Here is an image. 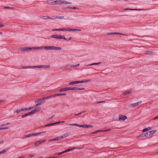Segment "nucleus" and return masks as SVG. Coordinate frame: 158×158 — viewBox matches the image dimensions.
<instances>
[{
  "instance_id": "nucleus-1",
  "label": "nucleus",
  "mask_w": 158,
  "mask_h": 158,
  "mask_svg": "<svg viewBox=\"0 0 158 158\" xmlns=\"http://www.w3.org/2000/svg\"><path fill=\"white\" fill-rule=\"evenodd\" d=\"M43 49H44L46 50H60L62 48L61 47H55L54 46H45L44 47H35L33 48H20V50L22 51H27L28 50H31L32 49L35 50H41Z\"/></svg>"
},
{
  "instance_id": "nucleus-2",
  "label": "nucleus",
  "mask_w": 158,
  "mask_h": 158,
  "mask_svg": "<svg viewBox=\"0 0 158 158\" xmlns=\"http://www.w3.org/2000/svg\"><path fill=\"white\" fill-rule=\"evenodd\" d=\"M51 38L56 39H63L66 40H69L71 39V37H70L69 40H67L64 36L60 35H52L51 36Z\"/></svg>"
},
{
  "instance_id": "nucleus-3",
  "label": "nucleus",
  "mask_w": 158,
  "mask_h": 158,
  "mask_svg": "<svg viewBox=\"0 0 158 158\" xmlns=\"http://www.w3.org/2000/svg\"><path fill=\"white\" fill-rule=\"evenodd\" d=\"M69 125L71 126H75L78 127H82L85 128H90L92 127L93 126L91 125H79L77 124H69Z\"/></svg>"
},
{
  "instance_id": "nucleus-4",
  "label": "nucleus",
  "mask_w": 158,
  "mask_h": 158,
  "mask_svg": "<svg viewBox=\"0 0 158 158\" xmlns=\"http://www.w3.org/2000/svg\"><path fill=\"white\" fill-rule=\"evenodd\" d=\"M45 131H42L38 133H31L28 135H26L23 136L22 138L23 139L26 138L33 136H36L37 135H40L45 133Z\"/></svg>"
},
{
  "instance_id": "nucleus-5",
  "label": "nucleus",
  "mask_w": 158,
  "mask_h": 158,
  "mask_svg": "<svg viewBox=\"0 0 158 158\" xmlns=\"http://www.w3.org/2000/svg\"><path fill=\"white\" fill-rule=\"evenodd\" d=\"M45 139L40 140L37 141L35 143L34 145L35 146H37L42 143L45 142Z\"/></svg>"
},
{
  "instance_id": "nucleus-6",
  "label": "nucleus",
  "mask_w": 158,
  "mask_h": 158,
  "mask_svg": "<svg viewBox=\"0 0 158 158\" xmlns=\"http://www.w3.org/2000/svg\"><path fill=\"white\" fill-rule=\"evenodd\" d=\"M142 101H139L136 103L130 104L129 105L130 107H134L139 105L140 104L142 103Z\"/></svg>"
},
{
  "instance_id": "nucleus-7",
  "label": "nucleus",
  "mask_w": 158,
  "mask_h": 158,
  "mask_svg": "<svg viewBox=\"0 0 158 158\" xmlns=\"http://www.w3.org/2000/svg\"><path fill=\"white\" fill-rule=\"evenodd\" d=\"M127 119V117L125 115H120L118 117V120L121 121H124Z\"/></svg>"
},
{
  "instance_id": "nucleus-8",
  "label": "nucleus",
  "mask_w": 158,
  "mask_h": 158,
  "mask_svg": "<svg viewBox=\"0 0 158 158\" xmlns=\"http://www.w3.org/2000/svg\"><path fill=\"white\" fill-rule=\"evenodd\" d=\"M79 65V64H78L75 65H67L64 67L63 68L64 69H69V68H72V67L78 66Z\"/></svg>"
},
{
  "instance_id": "nucleus-9",
  "label": "nucleus",
  "mask_w": 158,
  "mask_h": 158,
  "mask_svg": "<svg viewBox=\"0 0 158 158\" xmlns=\"http://www.w3.org/2000/svg\"><path fill=\"white\" fill-rule=\"evenodd\" d=\"M124 10H145L144 9H129V8H125L123 9Z\"/></svg>"
},
{
  "instance_id": "nucleus-10",
  "label": "nucleus",
  "mask_w": 158,
  "mask_h": 158,
  "mask_svg": "<svg viewBox=\"0 0 158 158\" xmlns=\"http://www.w3.org/2000/svg\"><path fill=\"white\" fill-rule=\"evenodd\" d=\"M32 114L31 111L30 112L28 113H27L26 114L23 115L21 117L22 118H24L25 117H26L27 116H30Z\"/></svg>"
},
{
  "instance_id": "nucleus-11",
  "label": "nucleus",
  "mask_w": 158,
  "mask_h": 158,
  "mask_svg": "<svg viewBox=\"0 0 158 158\" xmlns=\"http://www.w3.org/2000/svg\"><path fill=\"white\" fill-rule=\"evenodd\" d=\"M50 67V65H39V68H49Z\"/></svg>"
},
{
  "instance_id": "nucleus-12",
  "label": "nucleus",
  "mask_w": 158,
  "mask_h": 158,
  "mask_svg": "<svg viewBox=\"0 0 158 158\" xmlns=\"http://www.w3.org/2000/svg\"><path fill=\"white\" fill-rule=\"evenodd\" d=\"M40 110H41V108L40 107H39L37 108H36L35 109L31 111L33 114L35 112L39 111Z\"/></svg>"
},
{
  "instance_id": "nucleus-13",
  "label": "nucleus",
  "mask_w": 158,
  "mask_h": 158,
  "mask_svg": "<svg viewBox=\"0 0 158 158\" xmlns=\"http://www.w3.org/2000/svg\"><path fill=\"white\" fill-rule=\"evenodd\" d=\"M153 52L150 51H147L146 52L145 54L146 55H152L154 54Z\"/></svg>"
},
{
  "instance_id": "nucleus-14",
  "label": "nucleus",
  "mask_w": 158,
  "mask_h": 158,
  "mask_svg": "<svg viewBox=\"0 0 158 158\" xmlns=\"http://www.w3.org/2000/svg\"><path fill=\"white\" fill-rule=\"evenodd\" d=\"M47 4L49 5H54V0H48L47 2Z\"/></svg>"
},
{
  "instance_id": "nucleus-15",
  "label": "nucleus",
  "mask_w": 158,
  "mask_h": 158,
  "mask_svg": "<svg viewBox=\"0 0 158 158\" xmlns=\"http://www.w3.org/2000/svg\"><path fill=\"white\" fill-rule=\"evenodd\" d=\"M132 93V91L131 90H129V91H125L123 93V95H126L127 94H130Z\"/></svg>"
},
{
  "instance_id": "nucleus-16",
  "label": "nucleus",
  "mask_w": 158,
  "mask_h": 158,
  "mask_svg": "<svg viewBox=\"0 0 158 158\" xmlns=\"http://www.w3.org/2000/svg\"><path fill=\"white\" fill-rule=\"evenodd\" d=\"M54 5L58 4L60 5L61 4V0H59L56 1H54Z\"/></svg>"
},
{
  "instance_id": "nucleus-17",
  "label": "nucleus",
  "mask_w": 158,
  "mask_h": 158,
  "mask_svg": "<svg viewBox=\"0 0 158 158\" xmlns=\"http://www.w3.org/2000/svg\"><path fill=\"white\" fill-rule=\"evenodd\" d=\"M50 98L49 96L45 97L43 98H41L38 99V102H40L41 100H44Z\"/></svg>"
},
{
  "instance_id": "nucleus-18",
  "label": "nucleus",
  "mask_w": 158,
  "mask_h": 158,
  "mask_svg": "<svg viewBox=\"0 0 158 158\" xmlns=\"http://www.w3.org/2000/svg\"><path fill=\"white\" fill-rule=\"evenodd\" d=\"M71 4L72 3L70 2H68L65 1H62L61 0V4Z\"/></svg>"
},
{
  "instance_id": "nucleus-19",
  "label": "nucleus",
  "mask_w": 158,
  "mask_h": 158,
  "mask_svg": "<svg viewBox=\"0 0 158 158\" xmlns=\"http://www.w3.org/2000/svg\"><path fill=\"white\" fill-rule=\"evenodd\" d=\"M156 130H152L149 131H148L150 137L152 135L156 132Z\"/></svg>"
},
{
  "instance_id": "nucleus-20",
  "label": "nucleus",
  "mask_w": 158,
  "mask_h": 158,
  "mask_svg": "<svg viewBox=\"0 0 158 158\" xmlns=\"http://www.w3.org/2000/svg\"><path fill=\"white\" fill-rule=\"evenodd\" d=\"M63 139V138L62 137V136H58L56 138H54L55 141L60 140L61 139Z\"/></svg>"
},
{
  "instance_id": "nucleus-21",
  "label": "nucleus",
  "mask_w": 158,
  "mask_h": 158,
  "mask_svg": "<svg viewBox=\"0 0 158 158\" xmlns=\"http://www.w3.org/2000/svg\"><path fill=\"white\" fill-rule=\"evenodd\" d=\"M68 30L69 31H81V30L78 29H69Z\"/></svg>"
},
{
  "instance_id": "nucleus-22",
  "label": "nucleus",
  "mask_w": 158,
  "mask_h": 158,
  "mask_svg": "<svg viewBox=\"0 0 158 158\" xmlns=\"http://www.w3.org/2000/svg\"><path fill=\"white\" fill-rule=\"evenodd\" d=\"M109 34V35L118 34V35H127L121 33H118V32H112V33H109V34Z\"/></svg>"
},
{
  "instance_id": "nucleus-23",
  "label": "nucleus",
  "mask_w": 158,
  "mask_h": 158,
  "mask_svg": "<svg viewBox=\"0 0 158 158\" xmlns=\"http://www.w3.org/2000/svg\"><path fill=\"white\" fill-rule=\"evenodd\" d=\"M9 148L5 149L0 152V154L6 152L8 149Z\"/></svg>"
},
{
  "instance_id": "nucleus-24",
  "label": "nucleus",
  "mask_w": 158,
  "mask_h": 158,
  "mask_svg": "<svg viewBox=\"0 0 158 158\" xmlns=\"http://www.w3.org/2000/svg\"><path fill=\"white\" fill-rule=\"evenodd\" d=\"M70 135V133L69 132H67L63 135L62 136V137L63 138V139L65 137H67L68 136Z\"/></svg>"
},
{
  "instance_id": "nucleus-25",
  "label": "nucleus",
  "mask_w": 158,
  "mask_h": 158,
  "mask_svg": "<svg viewBox=\"0 0 158 158\" xmlns=\"http://www.w3.org/2000/svg\"><path fill=\"white\" fill-rule=\"evenodd\" d=\"M60 92H63L65 91H68L67 87H65L64 88H61L60 89Z\"/></svg>"
},
{
  "instance_id": "nucleus-26",
  "label": "nucleus",
  "mask_w": 158,
  "mask_h": 158,
  "mask_svg": "<svg viewBox=\"0 0 158 158\" xmlns=\"http://www.w3.org/2000/svg\"><path fill=\"white\" fill-rule=\"evenodd\" d=\"M101 64V62H98V63H93L92 64H89L88 66H91V65H98V64Z\"/></svg>"
},
{
  "instance_id": "nucleus-27",
  "label": "nucleus",
  "mask_w": 158,
  "mask_h": 158,
  "mask_svg": "<svg viewBox=\"0 0 158 158\" xmlns=\"http://www.w3.org/2000/svg\"><path fill=\"white\" fill-rule=\"evenodd\" d=\"M144 136L146 137H150V135L148 131L145 133L144 134Z\"/></svg>"
},
{
  "instance_id": "nucleus-28",
  "label": "nucleus",
  "mask_w": 158,
  "mask_h": 158,
  "mask_svg": "<svg viewBox=\"0 0 158 158\" xmlns=\"http://www.w3.org/2000/svg\"><path fill=\"white\" fill-rule=\"evenodd\" d=\"M56 17H54V16H52V17H47V16H46V19H56Z\"/></svg>"
},
{
  "instance_id": "nucleus-29",
  "label": "nucleus",
  "mask_w": 158,
  "mask_h": 158,
  "mask_svg": "<svg viewBox=\"0 0 158 158\" xmlns=\"http://www.w3.org/2000/svg\"><path fill=\"white\" fill-rule=\"evenodd\" d=\"M77 84V81H72V82H70L69 83V85H73L75 84Z\"/></svg>"
},
{
  "instance_id": "nucleus-30",
  "label": "nucleus",
  "mask_w": 158,
  "mask_h": 158,
  "mask_svg": "<svg viewBox=\"0 0 158 158\" xmlns=\"http://www.w3.org/2000/svg\"><path fill=\"white\" fill-rule=\"evenodd\" d=\"M66 95V94H62V93L57 94V96Z\"/></svg>"
},
{
  "instance_id": "nucleus-31",
  "label": "nucleus",
  "mask_w": 158,
  "mask_h": 158,
  "mask_svg": "<svg viewBox=\"0 0 158 158\" xmlns=\"http://www.w3.org/2000/svg\"><path fill=\"white\" fill-rule=\"evenodd\" d=\"M74 149V148L68 149H67V150H66L64 151V153H65V152H68L69 151H71L73 150Z\"/></svg>"
},
{
  "instance_id": "nucleus-32",
  "label": "nucleus",
  "mask_w": 158,
  "mask_h": 158,
  "mask_svg": "<svg viewBox=\"0 0 158 158\" xmlns=\"http://www.w3.org/2000/svg\"><path fill=\"white\" fill-rule=\"evenodd\" d=\"M4 9H9L12 10H14V8L13 7H10L8 6H5L4 7Z\"/></svg>"
},
{
  "instance_id": "nucleus-33",
  "label": "nucleus",
  "mask_w": 158,
  "mask_h": 158,
  "mask_svg": "<svg viewBox=\"0 0 158 158\" xmlns=\"http://www.w3.org/2000/svg\"><path fill=\"white\" fill-rule=\"evenodd\" d=\"M53 125H54V123H51L47 124L45 125V126H52Z\"/></svg>"
},
{
  "instance_id": "nucleus-34",
  "label": "nucleus",
  "mask_w": 158,
  "mask_h": 158,
  "mask_svg": "<svg viewBox=\"0 0 158 158\" xmlns=\"http://www.w3.org/2000/svg\"><path fill=\"white\" fill-rule=\"evenodd\" d=\"M106 102L105 101H99V102H95V104H98L100 103H105Z\"/></svg>"
},
{
  "instance_id": "nucleus-35",
  "label": "nucleus",
  "mask_w": 158,
  "mask_h": 158,
  "mask_svg": "<svg viewBox=\"0 0 158 158\" xmlns=\"http://www.w3.org/2000/svg\"><path fill=\"white\" fill-rule=\"evenodd\" d=\"M22 111H28L29 110L28 108H22Z\"/></svg>"
},
{
  "instance_id": "nucleus-36",
  "label": "nucleus",
  "mask_w": 158,
  "mask_h": 158,
  "mask_svg": "<svg viewBox=\"0 0 158 158\" xmlns=\"http://www.w3.org/2000/svg\"><path fill=\"white\" fill-rule=\"evenodd\" d=\"M55 18H56V19H64V17H63V16H58V17L56 16Z\"/></svg>"
},
{
  "instance_id": "nucleus-37",
  "label": "nucleus",
  "mask_w": 158,
  "mask_h": 158,
  "mask_svg": "<svg viewBox=\"0 0 158 158\" xmlns=\"http://www.w3.org/2000/svg\"><path fill=\"white\" fill-rule=\"evenodd\" d=\"M8 127H2V128H0V130H4V129H8Z\"/></svg>"
},
{
  "instance_id": "nucleus-38",
  "label": "nucleus",
  "mask_w": 158,
  "mask_h": 158,
  "mask_svg": "<svg viewBox=\"0 0 158 158\" xmlns=\"http://www.w3.org/2000/svg\"><path fill=\"white\" fill-rule=\"evenodd\" d=\"M56 96H57V94H53V95H50V96H49V97H50V98H53V97H54Z\"/></svg>"
},
{
  "instance_id": "nucleus-39",
  "label": "nucleus",
  "mask_w": 158,
  "mask_h": 158,
  "mask_svg": "<svg viewBox=\"0 0 158 158\" xmlns=\"http://www.w3.org/2000/svg\"><path fill=\"white\" fill-rule=\"evenodd\" d=\"M37 102H39L37 103L36 105H35V107H37V106H39V105H41V103H40V102H38V101H37Z\"/></svg>"
},
{
  "instance_id": "nucleus-40",
  "label": "nucleus",
  "mask_w": 158,
  "mask_h": 158,
  "mask_svg": "<svg viewBox=\"0 0 158 158\" xmlns=\"http://www.w3.org/2000/svg\"><path fill=\"white\" fill-rule=\"evenodd\" d=\"M21 111H22V109L17 110L16 111V112L17 113H19Z\"/></svg>"
},
{
  "instance_id": "nucleus-41",
  "label": "nucleus",
  "mask_w": 158,
  "mask_h": 158,
  "mask_svg": "<svg viewBox=\"0 0 158 158\" xmlns=\"http://www.w3.org/2000/svg\"><path fill=\"white\" fill-rule=\"evenodd\" d=\"M77 81V83H83L84 82H86L87 81Z\"/></svg>"
},
{
  "instance_id": "nucleus-42",
  "label": "nucleus",
  "mask_w": 158,
  "mask_h": 158,
  "mask_svg": "<svg viewBox=\"0 0 158 158\" xmlns=\"http://www.w3.org/2000/svg\"><path fill=\"white\" fill-rule=\"evenodd\" d=\"M45 101L44 100H41L40 101V103H41V105L45 102Z\"/></svg>"
},
{
  "instance_id": "nucleus-43",
  "label": "nucleus",
  "mask_w": 158,
  "mask_h": 158,
  "mask_svg": "<svg viewBox=\"0 0 158 158\" xmlns=\"http://www.w3.org/2000/svg\"><path fill=\"white\" fill-rule=\"evenodd\" d=\"M110 130H111L110 129H107L104 130H102L101 131H110Z\"/></svg>"
},
{
  "instance_id": "nucleus-44",
  "label": "nucleus",
  "mask_w": 158,
  "mask_h": 158,
  "mask_svg": "<svg viewBox=\"0 0 158 158\" xmlns=\"http://www.w3.org/2000/svg\"><path fill=\"white\" fill-rule=\"evenodd\" d=\"M100 131H95V132H92L91 133V134H94L96 133L97 132H100Z\"/></svg>"
},
{
  "instance_id": "nucleus-45",
  "label": "nucleus",
  "mask_w": 158,
  "mask_h": 158,
  "mask_svg": "<svg viewBox=\"0 0 158 158\" xmlns=\"http://www.w3.org/2000/svg\"><path fill=\"white\" fill-rule=\"evenodd\" d=\"M77 88L76 87H73L72 90H77Z\"/></svg>"
},
{
  "instance_id": "nucleus-46",
  "label": "nucleus",
  "mask_w": 158,
  "mask_h": 158,
  "mask_svg": "<svg viewBox=\"0 0 158 158\" xmlns=\"http://www.w3.org/2000/svg\"><path fill=\"white\" fill-rule=\"evenodd\" d=\"M32 68H39V66H32Z\"/></svg>"
},
{
  "instance_id": "nucleus-47",
  "label": "nucleus",
  "mask_w": 158,
  "mask_h": 158,
  "mask_svg": "<svg viewBox=\"0 0 158 158\" xmlns=\"http://www.w3.org/2000/svg\"><path fill=\"white\" fill-rule=\"evenodd\" d=\"M147 131H148L147 129V128H146L144 129L143 130V132H146Z\"/></svg>"
},
{
  "instance_id": "nucleus-48",
  "label": "nucleus",
  "mask_w": 158,
  "mask_h": 158,
  "mask_svg": "<svg viewBox=\"0 0 158 158\" xmlns=\"http://www.w3.org/2000/svg\"><path fill=\"white\" fill-rule=\"evenodd\" d=\"M84 89V88H77V90H82Z\"/></svg>"
},
{
  "instance_id": "nucleus-49",
  "label": "nucleus",
  "mask_w": 158,
  "mask_h": 158,
  "mask_svg": "<svg viewBox=\"0 0 158 158\" xmlns=\"http://www.w3.org/2000/svg\"><path fill=\"white\" fill-rule=\"evenodd\" d=\"M52 31H59V29H53L52 30Z\"/></svg>"
},
{
  "instance_id": "nucleus-50",
  "label": "nucleus",
  "mask_w": 158,
  "mask_h": 158,
  "mask_svg": "<svg viewBox=\"0 0 158 158\" xmlns=\"http://www.w3.org/2000/svg\"><path fill=\"white\" fill-rule=\"evenodd\" d=\"M10 124V123H5L4 124H3L2 125V126H6V125H9V124Z\"/></svg>"
},
{
  "instance_id": "nucleus-51",
  "label": "nucleus",
  "mask_w": 158,
  "mask_h": 158,
  "mask_svg": "<svg viewBox=\"0 0 158 158\" xmlns=\"http://www.w3.org/2000/svg\"><path fill=\"white\" fill-rule=\"evenodd\" d=\"M34 156V155H30L28 156V157L29 158H32Z\"/></svg>"
},
{
  "instance_id": "nucleus-52",
  "label": "nucleus",
  "mask_w": 158,
  "mask_h": 158,
  "mask_svg": "<svg viewBox=\"0 0 158 158\" xmlns=\"http://www.w3.org/2000/svg\"><path fill=\"white\" fill-rule=\"evenodd\" d=\"M68 90H72V87H67Z\"/></svg>"
},
{
  "instance_id": "nucleus-53",
  "label": "nucleus",
  "mask_w": 158,
  "mask_h": 158,
  "mask_svg": "<svg viewBox=\"0 0 158 158\" xmlns=\"http://www.w3.org/2000/svg\"><path fill=\"white\" fill-rule=\"evenodd\" d=\"M64 153V152H59V153H58V155H60L62 154H63V153Z\"/></svg>"
},
{
  "instance_id": "nucleus-54",
  "label": "nucleus",
  "mask_w": 158,
  "mask_h": 158,
  "mask_svg": "<svg viewBox=\"0 0 158 158\" xmlns=\"http://www.w3.org/2000/svg\"><path fill=\"white\" fill-rule=\"evenodd\" d=\"M22 69H27L28 68V66H23L22 67Z\"/></svg>"
},
{
  "instance_id": "nucleus-55",
  "label": "nucleus",
  "mask_w": 158,
  "mask_h": 158,
  "mask_svg": "<svg viewBox=\"0 0 158 158\" xmlns=\"http://www.w3.org/2000/svg\"><path fill=\"white\" fill-rule=\"evenodd\" d=\"M69 29H62V31H69Z\"/></svg>"
},
{
  "instance_id": "nucleus-56",
  "label": "nucleus",
  "mask_w": 158,
  "mask_h": 158,
  "mask_svg": "<svg viewBox=\"0 0 158 158\" xmlns=\"http://www.w3.org/2000/svg\"><path fill=\"white\" fill-rule=\"evenodd\" d=\"M5 101L3 100H0V103L4 102Z\"/></svg>"
},
{
  "instance_id": "nucleus-57",
  "label": "nucleus",
  "mask_w": 158,
  "mask_h": 158,
  "mask_svg": "<svg viewBox=\"0 0 158 158\" xmlns=\"http://www.w3.org/2000/svg\"><path fill=\"white\" fill-rule=\"evenodd\" d=\"M53 117H54V115H53V116H52L48 118V120H49V119H52V118Z\"/></svg>"
},
{
  "instance_id": "nucleus-58",
  "label": "nucleus",
  "mask_w": 158,
  "mask_h": 158,
  "mask_svg": "<svg viewBox=\"0 0 158 158\" xmlns=\"http://www.w3.org/2000/svg\"><path fill=\"white\" fill-rule=\"evenodd\" d=\"M147 128V129L148 131V130H151V127H148Z\"/></svg>"
},
{
  "instance_id": "nucleus-59",
  "label": "nucleus",
  "mask_w": 158,
  "mask_h": 158,
  "mask_svg": "<svg viewBox=\"0 0 158 158\" xmlns=\"http://www.w3.org/2000/svg\"><path fill=\"white\" fill-rule=\"evenodd\" d=\"M67 8H68V9H72V7L68 6L67 7Z\"/></svg>"
},
{
  "instance_id": "nucleus-60",
  "label": "nucleus",
  "mask_w": 158,
  "mask_h": 158,
  "mask_svg": "<svg viewBox=\"0 0 158 158\" xmlns=\"http://www.w3.org/2000/svg\"><path fill=\"white\" fill-rule=\"evenodd\" d=\"M52 141H55L54 138L49 140V142Z\"/></svg>"
},
{
  "instance_id": "nucleus-61",
  "label": "nucleus",
  "mask_w": 158,
  "mask_h": 158,
  "mask_svg": "<svg viewBox=\"0 0 158 158\" xmlns=\"http://www.w3.org/2000/svg\"><path fill=\"white\" fill-rule=\"evenodd\" d=\"M158 118V116L155 117V118H154L153 119L154 120H155Z\"/></svg>"
},
{
  "instance_id": "nucleus-62",
  "label": "nucleus",
  "mask_w": 158,
  "mask_h": 158,
  "mask_svg": "<svg viewBox=\"0 0 158 158\" xmlns=\"http://www.w3.org/2000/svg\"><path fill=\"white\" fill-rule=\"evenodd\" d=\"M60 122H61L60 121V122H56L55 123H54V124H58V123H60Z\"/></svg>"
},
{
  "instance_id": "nucleus-63",
  "label": "nucleus",
  "mask_w": 158,
  "mask_h": 158,
  "mask_svg": "<svg viewBox=\"0 0 158 158\" xmlns=\"http://www.w3.org/2000/svg\"><path fill=\"white\" fill-rule=\"evenodd\" d=\"M3 26V25L1 23H0V27H2Z\"/></svg>"
},
{
  "instance_id": "nucleus-64",
  "label": "nucleus",
  "mask_w": 158,
  "mask_h": 158,
  "mask_svg": "<svg viewBox=\"0 0 158 158\" xmlns=\"http://www.w3.org/2000/svg\"><path fill=\"white\" fill-rule=\"evenodd\" d=\"M34 108V107H30V108H29V110L33 109Z\"/></svg>"
}]
</instances>
